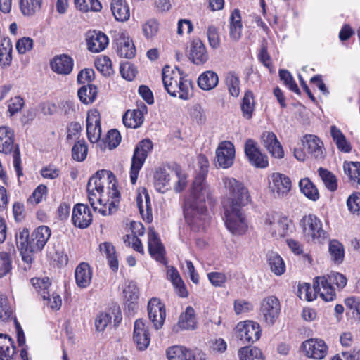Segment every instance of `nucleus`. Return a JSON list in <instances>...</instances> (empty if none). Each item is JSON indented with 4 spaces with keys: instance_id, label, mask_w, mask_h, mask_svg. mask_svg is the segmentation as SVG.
Wrapping results in <instances>:
<instances>
[{
    "instance_id": "obj_43",
    "label": "nucleus",
    "mask_w": 360,
    "mask_h": 360,
    "mask_svg": "<svg viewBox=\"0 0 360 360\" xmlns=\"http://www.w3.org/2000/svg\"><path fill=\"white\" fill-rule=\"evenodd\" d=\"M97 87L92 84L82 86L77 92L79 100L84 104L92 103L97 96Z\"/></svg>"
},
{
    "instance_id": "obj_13",
    "label": "nucleus",
    "mask_w": 360,
    "mask_h": 360,
    "mask_svg": "<svg viewBox=\"0 0 360 360\" xmlns=\"http://www.w3.org/2000/svg\"><path fill=\"white\" fill-rule=\"evenodd\" d=\"M148 313L150 321L155 329L161 328L166 317L165 304L158 298L153 297L148 303Z\"/></svg>"
},
{
    "instance_id": "obj_46",
    "label": "nucleus",
    "mask_w": 360,
    "mask_h": 360,
    "mask_svg": "<svg viewBox=\"0 0 360 360\" xmlns=\"http://www.w3.org/2000/svg\"><path fill=\"white\" fill-rule=\"evenodd\" d=\"M254 107L255 103L253 94L250 91H247L243 96L241 103L243 116L248 120L252 118Z\"/></svg>"
},
{
    "instance_id": "obj_51",
    "label": "nucleus",
    "mask_w": 360,
    "mask_h": 360,
    "mask_svg": "<svg viewBox=\"0 0 360 360\" xmlns=\"http://www.w3.org/2000/svg\"><path fill=\"white\" fill-rule=\"evenodd\" d=\"M343 169L345 174H347L350 179L356 181L359 184L360 181V162H345Z\"/></svg>"
},
{
    "instance_id": "obj_62",
    "label": "nucleus",
    "mask_w": 360,
    "mask_h": 360,
    "mask_svg": "<svg viewBox=\"0 0 360 360\" xmlns=\"http://www.w3.org/2000/svg\"><path fill=\"white\" fill-rule=\"evenodd\" d=\"M112 316L108 313H101L95 319V328L97 331L103 332L110 323Z\"/></svg>"
},
{
    "instance_id": "obj_36",
    "label": "nucleus",
    "mask_w": 360,
    "mask_h": 360,
    "mask_svg": "<svg viewBox=\"0 0 360 360\" xmlns=\"http://www.w3.org/2000/svg\"><path fill=\"white\" fill-rule=\"evenodd\" d=\"M219 82L218 75L216 72L207 70L202 73L198 79V86L205 91L215 88Z\"/></svg>"
},
{
    "instance_id": "obj_55",
    "label": "nucleus",
    "mask_w": 360,
    "mask_h": 360,
    "mask_svg": "<svg viewBox=\"0 0 360 360\" xmlns=\"http://www.w3.org/2000/svg\"><path fill=\"white\" fill-rule=\"evenodd\" d=\"M159 23L156 20L150 19L142 25V31L144 37L148 39L153 38L158 32Z\"/></svg>"
},
{
    "instance_id": "obj_57",
    "label": "nucleus",
    "mask_w": 360,
    "mask_h": 360,
    "mask_svg": "<svg viewBox=\"0 0 360 360\" xmlns=\"http://www.w3.org/2000/svg\"><path fill=\"white\" fill-rule=\"evenodd\" d=\"M279 77L284 84L293 92L300 94V91L293 79L291 74L286 70H281L279 71Z\"/></svg>"
},
{
    "instance_id": "obj_14",
    "label": "nucleus",
    "mask_w": 360,
    "mask_h": 360,
    "mask_svg": "<svg viewBox=\"0 0 360 360\" xmlns=\"http://www.w3.org/2000/svg\"><path fill=\"white\" fill-rule=\"evenodd\" d=\"M86 134L91 143H96L101 136V117L97 110H91L87 113Z\"/></svg>"
},
{
    "instance_id": "obj_6",
    "label": "nucleus",
    "mask_w": 360,
    "mask_h": 360,
    "mask_svg": "<svg viewBox=\"0 0 360 360\" xmlns=\"http://www.w3.org/2000/svg\"><path fill=\"white\" fill-rule=\"evenodd\" d=\"M0 153L13 154V166L18 177L22 176L19 146L14 143V132L8 127H0Z\"/></svg>"
},
{
    "instance_id": "obj_1",
    "label": "nucleus",
    "mask_w": 360,
    "mask_h": 360,
    "mask_svg": "<svg viewBox=\"0 0 360 360\" xmlns=\"http://www.w3.org/2000/svg\"><path fill=\"white\" fill-rule=\"evenodd\" d=\"M222 182L229 194L221 202L225 225L233 234H244L248 226L242 208L250 201L248 191L241 182L233 177L225 176Z\"/></svg>"
},
{
    "instance_id": "obj_49",
    "label": "nucleus",
    "mask_w": 360,
    "mask_h": 360,
    "mask_svg": "<svg viewBox=\"0 0 360 360\" xmlns=\"http://www.w3.org/2000/svg\"><path fill=\"white\" fill-rule=\"evenodd\" d=\"M226 84L229 94L234 97H238L240 94L239 77L234 72H229L226 76Z\"/></svg>"
},
{
    "instance_id": "obj_10",
    "label": "nucleus",
    "mask_w": 360,
    "mask_h": 360,
    "mask_svg": "<svg viewBox=\"0 0 360 360\" xmlns=\"http://www.w3.org/2000/svg\"><path fill=\"white\" fill-rule=\"evenodd\" d=\"M259 325L252 321L240 322L236 328V335L243 344L253 343L258 340L261 335Z\"/></svg>"
},
{
    "instance_id": "obj_8",
    "label": "nucleus",
    "mask_w": 360,
    "mask_h": 360,
    "mask_svg": "<svg viewBox=\"0 0 360 360\" xmlns=\"http://www.w3.org/2000/svg\"><path fill=\"white\" fill-rule=\"evenodd\" d=\"M153 144L149 139H143L138 143L134 151L130 168V180L135 184L140 169L143 167L148 155L151 153Z\"/></svg>"
},
{
    "instance_id": "obj_19",
    "label": "nucleus",
    "mask_w": 360,
    "mask_h": 360,
    "mask_svg": "<svg viewBox=\"0 0 360 360\" xmlns=\"http://www.w3.org/2000/svg\"><path fill=\"white\" fill-rule=\"evenodd\" d=\"M261 143L273 157L280 159L284 156L282 146L274 132H263L261 136Z\"/></svg>"
},
{
    "instance_id": "obj_47",
    "label": "nucleus",
    "mask_w": 360,
    "mask_h": 360,
    "mask_svg": "<svg viewBox=\"0 0 360 360\" xmlns=\"http://www.w3.org/2000/svg\"><path fill=\"white\" fill-rule=\"evenodd\" d=\"M240 360H264L261 350L257 347H244L239 349Z\"/></svg>"
},
{
    "instance_id": "obj_42",
    "label": "nucleus",
    "mask_w": 360,
    "mask_h": 360,
    "mask_svg": "<svg viewBox=\"0 0 360 360\" xmlns=\"http://www.w3.org/2000/svg\"><path fill=\"white\" fill-rule=\"evenodd\" d=\"M267 261L270 269L276 275H281L285 272V265L281 257L275 252L267 254Z\"/></svg>"
},
{
    "instance_id": "obj_59",
    "label": "nucleus",
    "mask_w": 360,
    "mask_h": 360,
    "mask_svg": "<svg viewBox=\"0 0 360 360\" xmlns=\"http://www.w3.org/2000/svg\"><path fill=\"white\" fill-rule=\"evenodd\" d=\"M12 315V309L8 304V298L5 295L0 294V319L3 321L8 320Z\"/></svg>"
},
{
    "instance_id": "obj_58",
    "label": "nucleus",
    "mask_w": 360,
    "mask_h": 360,
    "mask_svg": "<svg viewBox=\"0 0 360 360\" xmlns=\"http://www.w3.org/2000/svg\"><path fill=\"white\" fill-rule=\"evenodd\" d=\"M12 268L11 256L8 252H0V278L5 276Z\"/></svg>"
},
{
    "instance_id": "obj_53",
    "label": "nucleus",
    "mask_w": 360,
    "mask_h": 360,
    "mask_svg": "<svg viewBox=\"0 0 360 360\" xmlns=\"http://www.w3.org/2000/svg\"><path fill=\"white\" fill-rule=\"evenodd\" d=\"M88 148L84 141H77L72 147V157L78 162L84 161L87 155Z\"/></svg>"
},
{
    "instance_id": "obj_24",
    "label": "nucleus",
    "mask_w": 360,
    "mask_h": 360,
    "mask_svg": "<svg viewBox=\"0 0 360 360\" xmlns=\"http://www.w3.org/2000/svg\"><path fill=\"white\" fill-rule=\"evenodd\" d=\"M75 277L78 287L85 288L88 287L92 279V270L86 262L80 263L75 269Z\"/></svg>"
},
{
    "instance_id": "obj_56",
    "label": "nucleus",
    "mask_w": 360,
    "mask_h": 360,
    "mask_svg": "<svg viewBox=\"0 0 360 360\" xmlns=\"http://www.w3.org/2000/svg\"><path fill=\"white\" fill-rule=\"evenodd\" d=\"M302 291H304V298L307 301H312L316 298L317 293L320 294V291L314 289V283L311 288L309 283H304L298 287V295L302 299Z\"/></svg>"
},
{
    "instance_id": "obj_44",
    "label": "nucleus",
    "mask_w": 360,
    "mask_h": 360,
    "mask_svg": "<svg viewBox=\"0 0 360 360\" xmlns=\"http://www.w3.org/2000/svg\"><path fill=\"white\" fill-rule=\"evenodd\" d=\"M16 244L20 251L34 252V246L32 244V238H29V231L24 229L16 235Z\"/></svg>"
},
{
    "instance_id": "obj_32",
    "label": "nucleus",
    "mask_w": 360,
    "mask_h": 360,
    "mask_svg": "<svg viewBox=\"0 0 360 360\" xmlns=\"http://www.w3.org/2000/svg\"><path fill=\"white\" fill-rule=\"evenodd\" d=\"M15 353V346L12 338L0 333V360H12Z\"/></svg>"
},
{
    "instance_id": "obj_50",
    "label": "nucleus",
    "mask_w": 360,
    "mask_h": 360,
    "mask_svg": "<svg viewBox=\"0 0 360 360\" xmlns=\"http://www.w3.org/2000/svg\"><path fill=\"white\" fill-rule=\"evenodd\" d=\"M329 252L335 263L340 264L343 261L344 248L339 241L333 240L330 242Z\"/></svg>"
},
{
    "instance_id": "obj_27",
    "label": "nucleus",
    "mask_w": 360,
    "mask_h": 360,
    "mask_svg": "<svg viewBox=\"0 0 360 360\" xmlns=\"http://www.w3.org/2000/svg\"><path fill=\"white\" fill-rule=\"evenodd\" d=\"M304 146L307 152L315 158H323V143L315 135L307 134L304 136Z\"/></svg>"
},
{
    "instance_id": "obj_25",
    "label": "nucleus",
    "mask_w": 360,
    "mask_h": 360,
    "mask_svg": "<svg viewBox=\"0 0 360 360\" xmlns=\"http://www.w3.org/2000/svg\"><path fill=\"white\" fill-rule=\"evenodd\" d=\"M51 236V229L46 226H40L32 233V244L34 252L41 251Z\"/></svg>"
},
{
    "instance_id": "obj_61",
    "label": "nucleus",
    "mask_w": 360,
    "mask_h": 360,
    "mask_svg": "<svg viewBox=\"0 0 360 360\" xmlns=\"http://www.w3.org/2000/svg\"><path fill=\"white\" fill-rule=\"evenodd\" d=\"M207 36L211 48L217 49L220 46V38L217 27L210 25L207 28Z\"/></svg>"
},
{
    "instance_id": "obj_60",
    "label": "nucleus",
    "mask_w": 360,
    "mask_h": 360,
    "mask_svg": "<svg viewBox=\"0 0 360 360\" xmlns=\"http://www.w3.org/2000/svg\"><path fill=\"white\" fill-rule=\"evenodd\" d=\"M171 174H174L177 179V182L175 184L174 190L176 192L182 191L186 186V177L182 173L181 169L176 166L171 170Z\"/></svg>"
},
{
    "instance_id": "obj_18",
    "label": "nucleus",
    "mask_w": 360,
    "mask_h": 360,
    "mask_svg": "<svg viewBox=\"0 0 360 360\" xmlns=\"http://www.w3.org/2000/svg\"><path fill=\"white\" fill-rule=\"evenodd\" d=\"M133 339L139 350H145L150 344L148 327L142 319H138L134 322Z\"/></svg>"
},
{
    "instance_id": "obj_23",
    "label": "nucleus",
    "mask_w": 360,
    "mask_h": 360,
    "mask_svg": "<svg viewBox=\"0 0 360 360\" xmlns=\"http://www.w3.org/2000/svg\"><path fill=\"white\" fill-rule=\"evenodd\" d=\"M148 250L150 255L157 261L162 262L165 260L164 257L165 248L158 234L153 229H150L148 233Z\"/></svg>"
},
{
    "instance_id": "obj_33",
    "label": "nucleus",
    "mask_w": 360,
    "mask_h": 360,
    "mask_svg": "<svg viewBox=\"0 0 360 360\" xmlns=\"http://www.w3.org/2000/svg\"><path fill=\"white\" fill-rule=\"evenodd\" d=\"M13 45L8 37L1 39L0 44V65L2 68H6L11 65Z\"/></svg>"
},
{
    "instance_id": "obj_64",
    "label": "nucleus",
    "mask_w": 360,
    "mask_h": 360,
    "mask_svg": "<svg viewBox=\"0 0 360 360\" xmlns=\"http://www.w3.org/2000/svg\"><path fill=\"white\" fill-rule=\"evenodd\" d=\"M347 205L351 212L360 215V193L351 195L347 200Z\"/></svg>"
},
{
    "instance_id": "obj_28",
    "label": "nucleus",
    "mask_w": 360,
    "mask_h": 360,
    "mask_svg": "<svg viewBox=\"0 0 360 360\" xmlns=\"http://www.w3.org/2000/svg\"><path fill=\"white\" fill-rule=\"evenodd\" d=\"M169 360H196L192 350L179 345L169 347L166 351Z\"/></svg>"
},
{
    "instance_id": "obj_48",
    "label": "nucleus",
    "mask_w": 360,
    "mask_h": 360,
    "mask_svg": "<svg viewBox=\"0 0 360 360\" xmlns=\"http://www.w3.org/2000/svg\"><path fill=\"white\" fill-rule=\"evenodd\" d=\"M33 286L35 288L38 293L41 296L43 300L49 297V288L51 285V282L49 278H34L31 280Z\"/></svg>"
},
{
    "instance_id": "obj_7",
    "label": "nucleus",
    "mask_w": 360,
    "mask_h": 360,
    "mask_svg": "<svg viewBox=\"0 0 360 360\" xmlns=\"http://www.w3.org/2000/svg\"><path fill=\"white\" fill-rule=\"evenodd\" d=\"M304 238L308 242L322 243L327 238L321 220L314 214L304 216L300 221Z\"/></svg>"
},
{
    "instance_id": "obj_17",
    "label": "nucleus",
    "mask_w": 360,
    "mask_h": 360,
    "mask_svg": "<svg viewBox=\"0 0 360 360\" xmlns=\"http://www.w3.org/2000/svg\"><path fill=\"white\" fill-rule=\"evenodd\" d=\"M72 221L75 226L85 229L92 222V214L87 205L78 203L72 210Z\"/></svg>"
},
{
    "instance_id": "obj_29",
    "label": "nucleus",
    "mask_w": 360,
    "mask_h": 360,
    "mask_svg": "<svg viewBox=\"0 0 360 360\" xmlns=\"http://www.w3.org/2000/svg\"><path fill=\"white\" fill-rule=\"evenodd\" d=\"M111 11L117 21L125 22L130 17L129 6L126 0H112Z\"/></svg>"
},
{
    "instance_id": "obj_30",
    "label": "nucleus",
    "mask_w": 360,
    "mask_h": 360,
    "mask_svg": "<svg viewBox=\"0 0 360 360\" xmlns=\"http://www.w3.org/2000/svg\"><path fill=\"white\" fill-rule=\"evenodd\" d=\"M190 56L192 61L196 65L203 64L208 60L205 46L199 39L193 41Z\"/></svg>"
},
{
    "instance_id": "obj_22",
    "label": "nucleus",
    "mask_w": 360,
    "mask_h": 360,
    "mask_svg": "<svg viewBox=\"0 0 360 360\" xmlns=\"http://www.w3.org/2000/svg\"><path fill=\"white\" fill-rule=\"evenodd\" d=\"M51 70L56 73L68 75L73 69V60L66 54L56 56L50 62Z\"/></svg>"
},
{
    "instance_id": "obj_5",
    "label": "nucleus",
    "mask_w": 360,
    "mask_h": 360,
    "mask_svg": "<svg viewBox=\"0 0 360 360\" xmlns=\"http://www.w3.org/2000/svg\"><path fill=\"white\" fill-rule=\"evenodd\" d=\"M347 278L338 272H331L327 276L316 277L314 280L315 291H320V297L326 302L335 299L336 293L333 285H336L339 289H342L347 284Z\"/></svg>"
},
{
    "instance_id": "obj_35",
    "label": "nucleus",
    "mask_w": 360,
    "mask_h": 360,
    "mask_svg": "<svg viewBox=\"0 0 360 360\" xmlns=\"http://www.w3.org/2000/svg\"><path fill=\"white\" fill-rule=\"evenodd\" d=\"M196 326L195 310L192 307H187L179 319L177 327L181 330H193Z\"/></svg>"
},
{
    "instance_id": "obj_9",
    "label": "nucleus",
    "mask_w": 360,
    "mask_h": 360,
    "mask_svg": "<svg viewBox=\"0 0 360 360\" xmlns=\"http://www.w3.org/2000/svg\"><path fill=\"white\" fill-rule=\"evenodd\" d=\"M269 189L274 198L285 199L290 195L292 181L287 175L276 172L271 175Z\"/></svg>"
},
{
    "instance_id": "obj_40",
    "label": "nucleus",
    "mask_w": 360,
    "mask_h": 360,
    "mask_svg": "<svg viewBox=\"0 0 360 360\" xmlns=\"http://www.w3.org/2000/svg\"><path fill=\"white\" fill-rule=\"evenodd\" d=\"M124 124L130 128L136 129L139 127L143 122V115L142 112L137 109L127 110L122 117Z\"/></svg>"
},
{
    "instance_id": "obj_20",
    "label": "nucleus",
    "mask_w": 360,
    "mask_h": 360,
    "mask_svg": "<svg viewBox=\"0 0 360 360\" xmlns=\"http://www.w3.org/2000/svg\"><path fill=\"white\" fill-rule=\"evenodd\" d=\"M86 41L88 49L94 53L103 51L108 44V37L104 33L95 30L86 33Z\"/></svg>"
},
{
    "instance_id": "obj_16",
    "label": "nucleus",
    "mask_w": 360,
    "mask_h": 360,
    "mask_svg": "<svg viewBox=\"0 0 360 360\" xmlns=\"http://www.w3.org/2000/svg\"><path fill=\"white\" fill-rule=\"evenodd\" d=\"M302 349L308 357L315 359H322L327 354V346L322 340H307L302 343Z\"/></svg>"
},
{
    "instance_id": "obj_11",
    "label": "nucleus",
    "mask_w": 360,
    "mask_h": 360,
    "mask_svg": "<svg viewBox=\"0 0 360 360\" xmlns=\"http://www.w3.org/2000/svg\"><path fill=\"white\" fill-rule=\"evenodd\" d=\"M245 153L250 164L255 167L266 168L269 165L268 158L262 153L257 143L252 139L246 140Z\"/></svg>"
},
{
    "instance_id": "obj_2",
    "label": "nucleus",
    "mask_w": 360,
    "mask_h": 360,
    "mask_svg": "<svg viewBox=\"0 0 360 360\" xmlns=\"http://www.w3.org/2000/svg\"><path fill=\"white\" fill-rule=\"evenodd\" d=\"M201 165V169L195 178L190 196L185 202L184 214L193 231H204L210 224V217L205 206V199H212V190L205 182L207 161Z\"/></svg>"
},
{
    "instance_id": "obj_52",
    "label": "nucleus",
    "mask_w": 360,
    "mask_h": 360,
    "mask_svg": "<svg viewBox=\"0 0 360 360\" xmlns=\"http://www.w3.org/2000/svg\"><path fill=\"white\" fill-rule=\"evenodd\" d=\"M95 66L105 76H110L113 72L111 60L106 56L98 58Z\"/></svg>"
},
{
    "instance_id": "obj_3",
    "label": "nucleus",
    "mask_w": 360,
    "mask_h": 360,
    "mask_svg": "<svg viewBox=\"0 0 360 360\" xmlns=\"http://www.w3.org/2000/svg\"><path fill=\"white\" fill-rule=\"evenodd\" d=\"M105 185H108L109 190L108 193L109 198H117L120 197V192L116 187L115 175L108 170H99L89 179L86 186L89 201L92 207L97 204V198L100 196L103 198V193Z\"/></svg>"
},
{
    "instance_id": "obj_45",
    "label": "nucleus",
    "mask_w": 360,
    "mask_h": 360,
    "mask_svg": "<svg viewBox=\"0 0 360 360\" xmlns=\"http://www.w3.org/2000/svg\"><path fill=\"white\" fill-rule=\"evenodd\" d=\"M319 175L326 187L330 191H335L338 188L336 176L327 169L320 167L318 169Z\"/></svg>"
},
{
    "instance_id": "obj_31",
    "label": "nucleus",
    "mask_w": 360,
    "mask_h": 360,
    "mask_svg": "<svg viewBox=\"0 0 360 360\" xmlns=\"http://www.w3.org/2000/svg\"><path fill=\"white\" fill-rule=\"evenodd\" d=\"M169 168H158L154 174V186L155 189L160 193H165L168 190L169 181L171 180V174L169 172Z\"/></svg>"
},
{
    "instance_id": "obj_41",
    "label": "nucleus",
    "mask_w": 360,
    "mask_h": 360,
    "mask_svg": "<svg viewBox=\"0 0 360 360\" xmlns=\"http://www.w3.org/2000/svg\"><path fill=\"white\" fill-rule=\"evenodd\" d=\"M42 0H20V8L25 16H33L41 10Z\"/></svg>"
},
{
    "instance_id": "obj_21",
    "label": "nucleus",
    "mask_w": 360,
    "mask_h": 360,
    "mask_svg": "<svg viewBox=\"0 0 360 360\" xmlns=\"http://www.w3.org/2000/svg\"><path fill=\"white\" fill-rule=\"evenodd\" d=\"M116 50L118 56L125 58L135 56L136 49L132 40L124 33H120L115 38Z\"/></svg>"
},
{
    "instance_id": "obj_39",
    "label": "nucleus",
    "mask_w": 360,
    "mask_h": 360,
    "mask_svg": "<svg viewBox=\"0 0 360 360\" xmlns=\"http://www.w3.org/2000/svg\"><path fill=\"white\" fill-rule=\"evenodd\" d=\"M119 198H111V202H109L108 198H101V196L97 198V204L93 207L94 211H98L103 216L110 215L113 212V209H115L119 202Z\"/></svg>"
},
{
    "instance_id": "obj_63",
    "label": "nucleus",
    "mask_w": 360,
    "mask_h": 360,
    "mask_svg": "<svg viewBox=\"0 0 360 360\" xmlns=\"http://www.w3.org/2000/svg\"><path fill=\"white\" fill-rule=\"evenodd\" d=\"M34 41L30 37H22L16 42V49L19 54H25L33 48Z\"/></svg>"
},
{
    "instance_id": "obj_15",
    "label": "nucleus",
    "mask_w": 360,
    "mask_h": 360,
    "mask_svg": "<svg viewBox=\"0 0 360 360\" xmlns=\"http://www.w3.org/2000/svg\"><path fill=\"white\" fill-rule=\"evenodd\" d=\"M235 158V148L230 141L221 143L216 150V158L219 165L223 168L230 167Z\"/></svg>"
},
{
    "instance_id": "obj_34",
    "label": "nucleus",
    "mask_w": 360,
    "mask_h": 360,
    "mask_svg": "<svg viewBox=\"0 0 360 360\" xmlns=\"http://www.w3.org/2000/svg\"><path fill=\"white\" fill-rule=\"evenodd\" d=\"M298 186L301 193L309 200L316 202L319 199V190L309 178L301 179Z\"/></svg>"
},
{
    "instance_id": "obj_54",
    "label": "nucleus",
    "mask_w": 360,
    "mask_h": 360,
    "mask_svg": "<svg viewBox=\"0 0 360 360\" xmlns=\"http://www.w3.org/2000/svg\"><path fill=\"white\" fill-rule=\"evenodd\" d=\"M124 294L127 301L130 302L128 307L134 309L136 305L135 302L138 300L139 295L137 286L134 283H129L127 288L124 290Z\"/></svg>"
},
{
    "instance_id": "obj_38",
    "label": "nucleus",
    "mask_w": 360,
    "mask_h": 360,
    "mask_svg": "<svg viewBox=\"0 0 360 360\" xmlns=\"http://www.w3.org/2000/svg\"><path fill=\"white\" fill-rule=\"evenodd\" d=\"M330 134L338 149L343 153H349L352 150V146L342 134V132L335 125L330 127Z\"/></svg>"
},
{
    "instance_id": "obj_4",
    "label": "nucleus",
    "mask_w": 360,
    "mask_h": 360,
    "mask_svg": "<svg viewBox=\"0 0 360 360\" xmlns=\"http://www.w3.org/2000/svg\"><path fill=\"white\" fill-rule=\"evenodd\" d=\"M162 82L172 96H177L182 100L188 99L191 82L183 77L178 68L171 69L169 66H165L162 70Z\"/></svg>"
},
{
    "instance_id": "obj_12",
    "label": "nucleus",
    "mask_w": 360,
    "mask_h": 360,
    "mask_svg": "<svg viewBox=\"0 0 360 360\" xmlns=\"http://www.w3.org/2000/svg\"><path fill=\"white\" fill-rule=\"evenodd\" d=\"M265 322L272 326L278 318L281 311V304L275 296H269L262 300L260 308Z\"/></svg>"
},
{
    "instance_id": "obj_26",
    "label": "nucleus",
    "mask_w": 360,
    "mask_h": 360,
    "mask_svg": "<svg viewBox=\"0 0 360 360\" xmlns=\"http://www.w3.org/2000/svg\"><path fill=\"white\" fill-rule=\"evenodd\" d=\"M143 193L144 195V201L142 195L139 193L136 197V203L143 219L148 223H150L153 221L150 198L146 188L143 189Z\"/></svg>"
},
{
    "instance_id": "obj_37",
    "label": "nucleus",
    "mask_w": 360,
    "mask_h": 360,
    "mask_svg": "<svg viewBox=\"0 0 360 360\" xmlns=\"http://www.w3.org/2000/svg\"><path fill=\"white\" fill-rule=\"evenodd\" d=\"M100 251L105 255L110 268L113 271H117L119 267V262L115 247L111 243L104 242L100 245Z\"/></svg>"
}]
</instances>
